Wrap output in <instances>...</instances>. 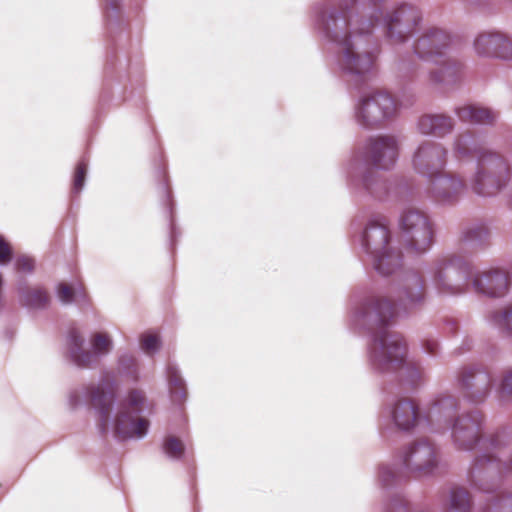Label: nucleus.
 Wrapping results in <instances>:
<instances>
[{
    "label": "nucleus",
    "instance_id": "ddd939ff",
    "mask_svg": "<svg viewBox=\"0 0 512 512\" xmlns=\"http://www.w3.org/2000/svg\"><path fill=\"white\" fill-rule=\"evenodd\" d=\"M402 468L382 463L378 467V480L380 481L381 466L395 469L406 477L404 489L409 480L408 474L431 475L438 466V458L435 447L426 439L410 443L401 454Z\"/></svg>",
    "mask_w": 512,
    "mask_h": 512
},
{
    "label": "nucleus",
    "instance_id": "6e6552de",
    "mask_svg": "<svg viewBox=\"0 0 512 512\" xmlns=\"http://www.w3.org/2000/svg\"><path fill=\"white\" fill-rule=\"evenodd\" d=\"M473 266L462 257L449 254L435 263L432 280L441 295H460L472 285Z\"/></svg>",
    "mask_w": 512,
    "mask_h": 512
},
{
    "label": "nucleus",
    "instance_id": "9d476101",
    "mask_svg": "<svg viewBox=\"0 0 512 512\" xmlns=\"http://www.w3.org/2000/svg\"><path fill=\"white\" fill-rule=\"evenodd\" d=\"M86 339L77 329H70L66 338V359L77 368L86 369L96 365L99 360L113 348V341L109 335L95 333Z\"/></svg>",
    "mask_w": 512,
    "mask_h": 512
},
{
    "label": "nucleus",
    "instance_id": "72a5a7b5",
    "mask_svg": "<svg viewBox=\"0 0 512 512\" xmlns=\"http://www.w3.org/2000/svg\"><path fill=\"white\" fill-rule=\"evenodd\" d=\"M160 450L162 454L172 462L181 461L186 455L185 444L174 435H166L163 437Z\"/></svg>",
    "mask_w": 512,
    "mask_h": 512
},
{
    "label": "nucleus",
    "instance_id": "b1692460",
    "mask_svg": "<svg viewBox=\"0 0 512 512\" xmlns=\"http://www.w3.org/2000/svg\"><path fill=\"white\" fill-rule=\"evenodd\" d=\"M19 304L27 309L42 310L50 303L47 291L42 287L31 288L28 279L15 281Z\"/></svg>",
    "mask_w": 512,
    "mask_h": 512
},
{
    "label": "nucleus",
    "instance_id": "4be33fe9",
    "mask_svg": "<svg viewBox=\"0 0 512 512\" xmlns=\"http://www.w3.org/2000/svg\"><path fill=\"white\" fill-rule=\"evenodd\" d=\"M509 278L507 274L499 269H493L483 273L481 276L474 274L472 287L483 295L491 298L504 296L509 289Z\"/></svg>",
    "mask_w": 512,
    "mask_h": 512
},
{
    "label": "nucleus",
    "instance_id": "7c9ffc66",
    "mask_svg": "<svg viewBox=\"0 0 512 512\" xmlns=\"http://www.w3.org/2000/svg\"><path fill=\"white\" fill-rule=\"evenodd\" d=\"M462 241L470 247H483L488 243L489 230L484 224H471L461 231Z\"/></svg>",
    "mask_w": 512,
    "mask_h": 512
},
{
    "label": "nucleus",
    "instance_id": "a19ab883",
    "mask_svg": "<svg viewBox=\"0 0 512 512\" xmlns=\"http://www.w3.org/2000/svg\"><path fill=\"white\" fill-rule=\"evenodd\" d=\"M367 0H361L359 2V0H339L338 2L341 4V5H347L349 7V9H351L353 11V13H355V11L358 9V8H361L362 4L365 3Z\"/></svg>",
    "mask_w": 512,
    "mask_h": 512
},
{
    "label": "nucleus",
    "instance_id": "c756f323",
    "mask_svg": "<svg viewBox=\"0 0 512 512\" xmlns=\"http://www.w3.org/2000/svg\"><path fill=\"white\" fill-rule=\"evenodd\" d=\"M455 152L458 156H471L478 162V156L484 153H490L482 148L479 140L470 132L458 135L455 140Z\"/></svg>",
    "mask_w": 512,
    "mask_h": 512
},
{
    "label": "nucleus",
    "instance_id": "a18cd8bd",
    "mask_svg": "<svg viewBox=\"0 0 512 512\" xmlns=\"http://www.w3.org/2000/svg\"><path fill=\"white\" fill-rule=\"evenodd\" d=\"M510 204L512 206V195L510 196Z\"/></svg>",
    "mask_w": 512,
    "mask_h": 512
},
{
    "label": "nucleus",
    "instance_id": "f704fd0d",
    "mask_svg": "<svg viewBox=\"0 0 512 512\" xmlns=\"http://www.w3.org/2000/svg\"><path fill=\"white\" fill-rule=\"evenodd\" d=\"M473 500L462 487H452L449 493L448 512H471Z\"/></svg>",
    "mask_w": 512,
    "mask_h": 512
},
{
    "label": "nucleus",
    "instance_id": "412c9836",
    "mask_svg": "<svg viewBox=\"0 0 512 512\" xmlns=\"http://www.w3.org/2000/svg\"><path fill=\"white\" fill-rule=\"evenodd\" d=\"M428 179L431 182V193L438 203L452 205L459 200L464 188V183L459 177L442 170L435 177Z\"/></svg>",
    "mask_w": 512,
    "mask_h": 512
},
{
    "label": "nucleus",
    "instance_id": "a878e982",
    "mask_svg": "<svg viewBox=\"0 0 512 512\" xmlns=\"http://www.w3.org/2000/svg\"><path fill=\"white\" fill-rule=\"evenodd\" d=\"M455 113L460 121L475 125L493 126L498 119L495 110L477 103L456 107Z\"/></svg>",
    "mask_w": 512,
    "mask_h": 512
},
{
    "label": "nucleus",
    "instance_id": "79ce46f5",
    "mask_svg": "<svg viewBox=\"0 0 512 512\" xmlns=\"http://www.w3.org/2000/svg\"><path fill=\"white\" fill-rule=\"evenodd\" d=\"M472 346H473V341H472V339H471V338L466 337V338L464 339V341H463V346H461V347L457 348V349L455 350V353H456V354H462L463 352L470 350V349L472 348Z\"/></svg>",
    "mask_w": 512,
    "mask_h": 512
},
{
    "label": "nucleus",
    "instance_id": "20e7f679",
    "mask_svg": "<svg viewBox=\"0 0 512 512\" xmlns=\"http://www.w3.org/2000/svg\"><path fill=\"white\" fill-rule=\"evenodd\" d=\"M69 405L75 409L89 405L95 413L96 428L102 438L109 434L118 443L140 441L151 427L155 405L139 389H130L118 403L115 381L104 378L99 384L82 386L69 393Z\"/></svg>",
    "mask_w": 512,
    "mask_h": 512
},
{
    "label": "nucleus",
    "instance_id": "bb28decb",
    "mask_svg": "<svg viewBox=\"0 0 512 512\" xmlns=\"http://www.w3.org/2000/svg\"><path fill=\"white\" fill-rule=\"evenodd\" d=\"M454 120L442 113L423 115L418 120V129L424 135L444 137L452 132Z\"/></svg>",
    "mask_w": 512,
    "mask_h": 512
},
{
    "label": "nucleus",
    "instance_id": "58836bf2",
    "mask_svg": "<svg viewBox=\"0 0 512 512\" xmlns=\"http://www.w3.org/2000/svg\"><path fill=\"white\" fill-rule=\"evenodd\" d=\"M423 351L432 357H436L440 353V343L435 339H425L422 342Z\"/></svg>",
    "mask_w": 512,
    "mask_h": 512
},
{
    "label": "nucleus",
    "instance_id": "f257e3e1",
    "mask_svg": "<svg viewBox=\"0 0 512 512\" xmlns=\"http://www.w3.org/2000/svg\"><path fill=\"white\" fill-rule=\"evenodd\" d=\"M393 294L395 305L381 297L351 303L347 322L350 330L368 338V365L378 377L382 392L401 395L419 387L422 373L409 360L403 336L388 329L395 318L408 317L422 309L428 297L426 280L414 269L403 270L398 275Z\"/></svg>",
    "mask_w": 512,
    "mask_h": 512
},
{
    "label": "nucleus",
    "instance_id": "dca6fc26",
    "mask_svg": "<svg viewBox=\"0 0 512 512\" xmlns=\"http://www.w3.org/2000/svg\"><path fill=\"white\" fill-rule=\"evenodd\" d=\"M155 174L158 182L159 201L168 221V243L170 253H175L178 239L181 231L176 223V202L170 185V179L167 171V164L163 155L159 156V163L156 166Z\"/></svg>",
    "mask_w": 512,
    "mask_h": 512
},
{
    "label": "nucleus",
    "instance_id": "9b49d317",
    "mask_svg": "<svg viewBox=\"0 0 512 512\" xmlns=\"http://www.w3.org/2000/svg\"><path fill=\"white\" fill-rule=\"evenodd\" d=\"M400 237L409 251L424 254L430 250L435 237L432 223L426 215L415 209H408L399 217Z\"/></svg>",
    "mask_w": 512,
    "mask_h": 512
},
{
    "label": "nucleus",
    "instance_id": "393cba45",
    "mask_svg": "<svg viewBox=\"0 0 512 512\" xmlns=\"http://www.w3.org/2000/svg\"><path fill=\"white\" fill-rule=\"evenodd\" d=\"M438 68L430 71V80L437 84L454 85L464 76V64L454 58L438 59Z\"/></svg>",
    "mask_w": 512,
    "mask_h": 512
},
{
    "label": "nucleus",
    "instance_id": "423d86ee",
    "mask_svg": "<svg viewBox=\"0 0 512 512\" xmlns=\"http://www.w3.org/2000/svg\"><path fill=\"white\" fill-rule=\"evenodd\" d=\"M373 10L390 11L386 0H367L355 13L338 0H320L310 8L311 27L324 43L337 46L359 32L360 22Z\"/></svg>",
    "mask_w": 512,
    "mask_h": 512
},
{
    "label": "nucleus",
    "instance_id": "c85d7f7f",
    "mask_svg": "<svg viewBox=\"0 0 512 512\" xmlns=\"http://www.w3.org/2000/svg\"><path fill=\"white\" fill-rule=\"evenodd\" d=\"M88 170H89V157L87 154H84L80 157V159L75 164V167L72 172L71 177V185H70V198L72 204L77 200L81 192L84 190L86 186V182L88 179Z\"/></svg>",
    "mask_w": 512,
    "mask_h": 512
},
{
    "label": "nucleus",
    "instance_id": "ea45409f",
    "mask_svg": "<svg viewBox=\"0 0 512 512\" xmlns=\"http://www.w3.org/2000/svg\"><path fill=\"white\" fill-rule=\"evenodd\" d=\"M498 389L501 395L512 396V370L504 374Z\"/></svg>",
    "mask_w": 512,
    "mask_h": 512
},
{
    "label": "nucleus",
    "instance_id": "7ed1b4c3",
    "mask_svg": "<svg viewBox=\"0 0 512 512\" xmlns=\"http://www.w3.org/2000/svg\"><path fill=\"white\" fill-rule=\"evenodd\" d=\"M106 55L94 107L95 121L120 108L143 88L140 42L131 37L123 0H101Z\"/></svg>",
    "mask_w": 512,
    "mask_h": 512
},
{
    "label": "nucleus",
    "instance_id": "f3484780",
    "mask_svg": "<svg viewBox=\"0 0 512 512\" xmlns=\"http://www.w3.org/2000/svg\"><path fill=\"white\" fill-rule=\"evenodd\" d=\"M383 415L389 422L386 427L381 428L382 437L391 430L407 433L425 427L423 411L410 399L396 400L387 407Z\"/></svg>",
    "mask_w": 512,
    "mask_h": 512
},
{
    "label": "nucleus",
    "instance_id": "e433bc0d",
    "mask_svg": "<svg viewBox=\"0 0 512 512\" xmlns=\"http://www.w3.org/2000/svg\"><path fill=\"white\" fill-rule=\"evenodd\" d=\"M141 350L148 356H154L162 349L163 342L161 336L152 331H146L139 337Z\"/></svg>",
    "mask_w": 512,
    "mask_h": 512
},
{
    "label": "nucleus",
    "instance_id": "f8f14e48",
    "mask_svg": "<svg viewBox=\"0 0 512 512\" xmlns=\"http://www.w3.org/2000/svg\"><path fill=\"white\" fill-rule=\"evenodd\" d=\"M397 112L395 99L387 92L363 95L354 107L356 123L363 129H374L390 120Z\"/></svg>",
    "mask_w": 512,
    "mask_h": 512
},
{
    "label": "nucleus",
    "instance_id": "473e14b6",
    "mask_svg": "<svg viewBox=\"0 0 512 512\" xmlns=\"http://www.w3.org/2000/svg\"><path fill=\"white\" fill-rule=\"evenodd\" d=\"M489 321L504 337H512V305L490 313Z\"/></svg>",
    "mask_w": 512,
    "mask_h": 512
},
{
    "label": "nucleus",
    "instance_id": "0eeeda50",
    "mask_svg": "<svg viewBox=\"0 0 512 512\" xmlns=\"http://www.w3.org/2000/svg\"><path fill=\"white\" fill-rule=\"evenodd\" d=\"M352 236L358 245L359 256L366 257L374 270L383 277L399 271L403 265L402 252L393 244L392 233L382 217H371L362 227L352 222Z\"/></svg>",
    "mask_w": 512,
    "mask_h": 512
},
{
    "label": "nucleus",
    "instance_id": "1a4fd4ad",
    "mask_svg": "<svg viewBox=\"0 0 512 512\" xmlns=\"http://www.w3.org/2000/svg\"><path fill=\"white\" fill-rule=\"evenodd\" d=\"M510 174L509 164L502 156L493 152L480 154L471 189L478 196L493 197L508 185Z\"/></svg>",
    "mask_w": 512,
    "mask_h": 512
},
{
    "label": "nucleus",
    "instance_id": "c03bdc74",
    "mask_svg": "<svg viewBox=\"0 0 512 512\" xmlns=\"http://www.w3.org/2000/svg\"><path fill=\"white\" fill-rule=\"evenodd\" d=\"M4 336L7 340H12L14 336V331L11 328H6L4 330Z\"/></svg>",
    "mask_w": 512,
    "mask_h": 512
},
{
    "label": "nucleus",
    "instance_id": "f03ea898",
    "mask_svg": "<svg viewBox=\"0 0 512 512\" xmlns=\"http://www.w3.org/2000/svg\"><path fill=\"white\" fill-rule=\"evenodd\" d=\"M362 20L359 32L335 46V72L349 89H364L375 67L378 46L382 37L391 46L406 43L418 36L423 16L414 5L401 3L390 11L373 10Z\"/></svg>",
    "mask_w": 512,
    "mask_h": 512
},
{
    "label": "nucleus",
    "instance_id": "37998d69",
    "mask_svg": "<svg viewBox=\"0 0 512 512\" xmlns=\"http://www.w3.org/2000/svg\"><path fill=\"white\" fill-rule=\"evenodd\" d=\"M447 325L450 327V331L452 333H456L457 331V328H458V325H457V322L454 321V320H448L447 321Z\"/></svg>",
    "mask_w": 512,
    "mask_h": 512
},
{
    "label": "nucleus",
    "instance_id": "a211bd4d",
    "mask_svg": "<svg viewBox=\"0 0 512 512\" xmlns=\"http://www.w3.org/2000/svg\"><path fill=\"white\" fill-rule=\"evenodd\" d=\"M447 150L434 141L421 142L413 155V167L423 177L431 178L441 173L446 165Z\"/></svg>",
    "mask_w": 512,
    "mask_h": 512
},
{
    "label": "nucleus",
    "instance_id": "2eb2a0df",
    "mask_svg": "<svg viewBox=\"0 0 512 512\" xmlns=\"http://www.w3.org/2000/svg\"><path fill=\"white\" fill-rule=\"evenodd\" d=\"M454 384L464 399L472 404L483 403L493 386L491 375L477 366L459 369Z\"/></svg>",
    "mask_w": 512,
    "mask_h": 512
},
{
    "label": "nucleus",
    "instance_id": "4c0bfd02",
    "mask_svg": "<svg viewBox=\"0 0 512 512\" xmlns=\"http://www.w3.org/2000/svg\"><path fill=\"white\" fill-rule=\"evenodd\" d=\"M13 248L3 235L0 234V266L4 267L13 259Z\"/></svg>",
    "mask_w": 512,
    "mask_h": 512
},
{
    "label": "nucleus",
    "instance_id": "c9c22d12",
    "mask_svg": "<svg viewBox=\"0 0 512 512\" xmlns=\"http://www.w3.org/2000/svg\"><path fill=\"white\" fill-rule=\"evenodd\" d=\"M11 263L13 272L16 276L15 281L20 278L28 279V277L32 276L36 271V259L28 254L20 253L15 255L13 253Z\"/></svg>",
    "mask_w": 512,
    "mask_h": 512
},
{
    "label": "nucleus",
    "instance_id": "aec40b11",
    "mask_svg": "<svg viewBox=\"0 0 512 512\" xmlns=\"http://www.w3.org/2000/svg\"><path fill=\"white\" fill-rule=\"evenodd\" d=\"M475 52L480 56L512 60V41L496 31L480 33L473 43Z\"/></svg>",
    "mask_w": 512,
    "mask_h": 512
},
{
    "label": "nucleus",
    "instance_id": "6ab92c4d",
    "mask_svg": "<svg viewBox=\"0 0 512 512\" xmlns=\"http://www.w3.org/2000/svg\"><path fill=\"white\" fill-rule=\"evenodd\" d=\"M451 44L452 37L449 33L438 28H430L416 38L412 48L419 59L438 63V59L443 58Z\"/></svg>",
    "mask_w": 512,
    "mask_h": 512
},
{
    "label": "nucleus",
    "instance_id": "5701e85b",
    "mask_svg": "<svg viewBox=\"0 0 512 512\" xmlns=\"http://www.w3.org/2000/svg\"><path fill=\"white\" fill-rule=\"evenodd\" d=\"M165 374L171 403L180 411H184L188 398V387L177 363L169 361L166 365Z\"/></svg>",
    "mask_w": 512,
    "mask_h": 512
},
{
    "label": "nucleus",
    "instance_id": "39448f33",
    "mask_svg": "<svg viewBox=\"0 0 512 512\" xmlns=\"http://www.w3.org/2000/svg\"><path fill=\"white\" fill-rule=\"evenodd\" d=\"M399 159V144L389 135L369 136L361 151L344 165L346 185L350 193L360 198L409 200L416 189L406 178L395 176L387 180L379 171H387Z\"/></svg>",
    "mask_w": 512,
    "mask_h": 512
},
{
    "label": "nucleus",
    "instance_id": "cd10ccee",
    "mask_svg": "<svg viewBox=\"0 0 512 512\" xmlns=\"http://www.w3.org/2000/svg\"><path fill=\"white\" fill-rule=\"evenodd\" d=\"M55 293L59 302L63 305L76 304L82 309L88 308L91 305L90 297L85 287L80 283L68 285L64 282H59L56 285Z\"/></svg>",
    "mask_w": 512,
    "mask_h": 512
},
{
    "label": "nucleus",
    "instance_id": "2f4dec72",
    "mask_svg": "<svg viewBox=\"0 0 512 512\" xmlns=\"http://www.w3.org/2000/svg\"><path fill=\"white\" fill-rule=\"evenodd\" d=\"M117 369L121 376L129 378L133 382L140 379V363L136 356L130 352H123L118 356Z\"/></svg>",
    "mask_w": 512,
    "mask_h": 512
},
{
    "label": "nucleus",
    "instance_id": "4468645a",
    "mask_svg": "<svg viewBox=\"0 0 512 512\" xmlns=\"http://www.w3.org/2000/svg\"><path fill=\"white\" fill-rule=\"evenodd\" d=\"M460 400L449 391L437 393L423 411L425 427L433 433H445L451 429V423L461 415Z\"/></svg>",
    "mask_w": 512,
    "mask_h": 512
}]
</instances>
